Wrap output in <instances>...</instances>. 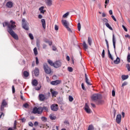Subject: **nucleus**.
I'll return each mask as SVG.
<instances>
[{
  "label": "nucleus",
  "mask_w": 130,
  "mask_h": 130,
  "mask_svg": "<svg viewBox=\"0 0 130 130\" xmlns=\"http://www.w3.org/2000/svg\"><path fill=\"white\" fill-rule=\"evenodd\" d=\"M50 108L52 111H57L58 110V105L56 104H53L51 106Z\"/></svg>",
  "instance_id": "10"
},
{
  "label": "nucleus",
  "mask_w": 130,
  "mask_h": 130,
  "mask_svg": "<svg viewBox=\"0 0 130 130\" xmlns=\"http://www.w3.org/2000/svg\"><path fill=\"white\" fill-rule=\"evenodd\" d=\"M87 42H88L89 45H90V46L92 45V40L91 39V38L90 37L88 38Z\"/></svg>",
  "instance_id": "27"
},
{
  "label": "nucleus",
  "mask_w": 130,
  "mask_h": 130,
  "mask_svg": "<svg viewBox=\"0 0 130 130\" xmlns=\"http://www.w3.org/2000/svg\"><path fill=\"white\" fill-rule=\"evenodd\" d=\"M69 15H70V13L69 12L66 13V14L63 15V18H67L68 17V16H69Z\"/></svg>",
  "instance_id": "38"
},
{
  "label": "nucleus",
  "mask_w": 130,
  "mask_h": 130,
  "mask_svg": "<svg viewBox=\"0 0 130 130\" xmlns=\"http://www.w3.org/2000/svg\"><path fill=\"white\" fill-rule=\"evenodd\" d=\"M122 80L123 81H124V80H126L127 79H128V75H122L121 76Z\"/></svg>",
  "instance_id": "24"
},
{
  "label": "nucleus",
  "mask_w": 130,
  "mask_h": 130,
  "mask_svg": "<svg viewBox=\"0 0 130 130\" xmlns=\"http://www.w3.org/2000/svg\"><path fill=\"white\" fill-rule=\"evenodd\" d=\"M103 21L104 23H105V24H107L108 23V19L107 18H104L103 19Z\"/></svg>",
  "instance_id": "36"
},
{
  "label": "nucleus",
  "mask_w": 130,
  "mask_h": 130,
  "mask_svg": "<svg viewBox=\"0 0 130 130\" xmlns=\"http://www.w3.org/2000/svg\"><path fill=\"white\" fill-rule=\"evenodd\" d=\"M36 63L37 65L39 64V60L37 57H36Z\"/></svg>",
  "instance_id": "45"
},
{
  "label": "nucleus",
  "mask_w": 130,
  "mask_h": 130,
  "mask_svg": "<svg viewBox=\"0 0 130 130\" xmlns=\"http://www.w3.org/2000/svg\"><path fill=\"white\" fill-rule=\"evenodd\" d=\"M125 38H128V39H130V36L129 35H125Z\"/></svg>",
  "instance_id": "55"
},
{
  "label": "nucleus",
  "mask_w": 130,
  "mask_h": 130,
  "mask_svg": "<svg viewBox=\"0 0 130 130\" xmlns=\"http://www.w3.org/2000/svg\"><path fill=\"white\" fill-rule=\"evenodd\" d=\"M105 4L106 5H108V4H109V0H106L105 2Z\"/></svg>",
  "instance_id": "61"
},
{
  "label": "nucleus",
  "mask_w": 130,
  "mask_h": 130,
  "mask_svg": "<svg viewBox=\"0 0 130 130\" xmlns=\"http://www.w3.org/2000/svg\"><path fill=\"white\" fill-rule=\"evenodd\" d=\"M116 122L117 123H120L121 122V114H118L116 118Z\"/></svg>",
  "instance_id": "11"
},
{
  "label": "nucleus",
  "mask_w": 130,
  "mask_h": 130,
  "mask_svg": "<svg viewBox=\"0 0 130 130\" xmlns=\"http://www.w3.org/2000/svg\"><path fill=\"white\" fill-rule=\"evenodd\" d=\"M42 112V107H39V108L35 107L32 110V113H34V114H36V113L41 114Z\"/></svg>",
  "instance_id": "7"
},
{
  "label": "nucleus",
  "mask_w": 130,
  "mask_h": 130,
  "mask_svg": "<svg viewBox=\"0 0 130 130\" xmlns=\"http://www.w3.org/2000/svg\"><path fill=\"white\" fill-rule=\"evenodd\" d=\"M112 41H113V45L115 53L116 56L117 57L116 60L114 61V63L115 64H118L120 63V58L118 57L117 56V54H116V46H115V44L116 43V40L115 39V36H114V34H113Z\"/></svg>",
  "instance_id": "3"
},
{
  "label": "nucleus",
  "mask_w": 130,
  "mask_h": 130,
  "mask_svg": "<svg viewBox=\"0 0 130 130\" xmlns=\"http://www.w3.org/2000/svg\"><path fill=\"white\" fill-rule=\"evenodd\" d=\"M21 120L22 122H25V121H26V119H25V118H23L21 119Z\"/></svg>",
  "instance_id": "62"
},
{
  "label": "nucleus",
  "mask_w": 130,
  "mask_h": 130,
  "mask_svg": "<svg viewBox=\"0 0 130 130\" xmlns=\"http://www.w3.org/2000/svg\"><path fill=\"white\" fill-rule=\"evenodd\" d=\"M126 67L127 69V70L128 71V72H130V66L129 64H126Z\"/></svg>",
  "instance_id": "47"
},
{
  "label": "nucleus",
  "mask_w": 130,
  "mask_h": 130,
  "mask_svg": "<svg viewBox=\"0 0 130 130\" xmlns=\"http://www.w3.org/2000/svg\"><path fill=\"white\" fill-rule=\"evenodd\" d=\"M50 118L51 119V120H55V119H56V117L52 115H50Z\"/></svg>",
  "instance_id": "29"
},
{
  "label": "nucleus",
  "mask_w": 130,
  "mask_h": 130,
  "mask_svg": "<svg viewBox=\"0 0 130 130\" xmlns=\"http://www.w3.org/2000/svg\"><path fill=\"white\" fill-rule=\"evenodd\" d=\"M50 92H51L52 97H56V95L58 94V92L57 91L52 89H51Z\"/></svg>",
  "instance_id": "13"
},
{
  "label": "nucleus",
  "mask_w": 130,
  "mask_h": 130,
  "mask_svg": "<svg viewBox=\"0 0 130 130\" xmlns=\"http://www.w3.org/2000/svg\"><path fill=\"white\" fill-rule=\"evenodd\" d=\"M61 83V81L57 80L55 81H53L50 82L51 85H53V86H56V85H59V84Z\"/></svg>",
  "instance_id": "14"
},
{
  "label": "nucleus",
  "mask_w": 130,
  "mask_h": 130,
  "mask_svg": "<svg viewBox=\"0 0 130 130\" xmlns=\"http://www.w3.org/2000/svg\"><path fill=\"white\" fill-rule=\"evenodd\" d=\"M68 70L69 72H70V73H72V72H73V68L68 67Z\"/></svg>",
  "instance_id": "43"
},
{
  "label": "nucleus",
  "mask_w": 130,
  "mask_h": 130,
  "mask_svg": "<svg viewBox=\"0 0 130 130\" xmlns=\"http://www.w3.org/2000/svg\"><path fill=\"white\" fill-rule=\"evenodd\" d=\"M106 44L107 45V48L108 50H109V44L108 43V41L107 40H105Z\"/></svg>",
  "instance_id": "32"
},
{
  "label": "nucleus",
  "mask_w": 130,
  "mask_h": 130,
  "mask_svg": "<svg viewBox=\"0 0 130 130\" xmlns=\"http://www.w3.org/2000/svg\"><path fill=\"white\" fill-rule=\"evenodd\" d=\"M6 7L8 8V9H12L13 8V2L9 1L7 3Z\"/></svg>",
  "instance_id": "15"
},
{
  "label": "nucleus",
  "mask_w": 130,
  "mask_h": 130,
  "mask_svg": "<svg viewBox=\"0 0 130 130\" xmlns=\"http://www.w3.org/2000/svg\"><path fill=\"white\" fill-rule=\"evenodd\" d=\"M66 59L68 60V61H70V56H67Z\"/></svg>",
  "instance_id": "63"
},
{
  "label": "nucleus",
  "mask_w": 130,
  "mask_h": 130,
  "mask_svg": "<svg viewBox=\"0 0 130 130\" xmlns=\"http://www.w3.org/2000/svg\"><path fill=\"white\" fill-rule=\"evenodd\" d=\"M85 83H86V84H87V85H92V84H91L90 83V82H89V79H88L87 80V79H85Z\"/></svg>",
  "instance_id": "39"
},
{
  "label": "nucleus",
  "mask_w": 130,
  "mask_h": 130,
  "mask_svg": "<svg viewBox=\"0 0 130 130\" xmlns=\"http://www.w3.org/2000/svg\"><path fill=\"white\" fill-rule=\"evenodd\" d=\"M84 110H85L87 113H91V109H90L89 106L87 104H85Z\"/></svg>",
  "instance_id": "12"
},
{
  "label": "nucleus",
  "mask_w": 130,
  "mask_h": 130,
  "mask_svg": "<svg viewBox=\"0 0 130 130\" xmlns=\"http://www.w3.org/2000/svg\"><path fill=\"white\" fill-rule=\"evenodd\" d=\"M12 93H15V87L14 85L12 86Z\"/></svg>",
  "instance_id": "58"
},
{
  "label": "nucleus",
  "mask_w": 130,
  "mask_h": 130,
  "mask_svg": "<svg viewBox=\"0 0 130 130\" xmlns=\"http://www.w3.org/2000/svg\"><path fill=\"white\" fill-rule=\"evenodd\" d=\"M46 47H47V45L45 44H43V48L44 49H45V48H46Z\"/></svg>",
  "instance_id": "52"
},
{
  "label": "nucleus",
  "mask_w": 130,
  "mask_h": 130,
  "mask_svg": "<svg viewBox=\"0 0 130 130\" xmlns=\"http://www.w3.org/2000/svg\"><path fill=\"white\" fill-rule=\"evenodd\" d=\"M81 87L83 90H84V91H86V88H85V85L84 84V83L81 84Z\"/></svg>",
  "instance_id": "46"
},
{
  "label": "nucleus",
  "mask_w": 130,
  "mask_h": 130,
  "mask_svg": "<svg viewBox=\"0 0 130 130\" xmlns=\"http://www.w3.org/2000/svg\"><path fill=\"white\" fill-rule=\"evenodd\" d=\"M23 107H24V108H29V104H28V103H25L24 104H23Z\"/></svg>",
  "instance_id": "34"
},
{
  "label": "nucleus",
  "mask_w": 130,
  "mask_h": 130,
  "mask_svg": "<svg viewBox=\"0 0 130 130\" xmlns=\"http://www.w3.org/2000/svg\"><path fill=\"white\" fill-rule=\"evenodd\" d=\"M37 47H38L39 48L40 47V44L39 42H37Z\"/></svg>",
  "instance_id": "59"
},
{
  "label": "nucleus",
  "mask_w": 130,
  "mask_h": 130,
  "mask_svg": "<svg viewBox=\"0 0 130 130\" xmlns=\"http://www.w3.org/2000/svg\"><path fill=\"white\" fill-rule=\"evenodd\" d=\"M83 46L84 49H88V45H87V44H86V42H83Z\"/></svg>",
  "instance_id": "28"
},
{
  "label": "nucleus",
  "mask_w": 130,
  "mask_h": 130,
  "mask_svg": "<svg viewBox=\"0 0 130 130\" xmlns=\"http://www.w3.org/2000/svg\"><path fill=\"white\" fill-rule=\"evenodd\" d=\"M13 129H16L17 128L16 125V123H14V126L13 127Z\"/></svg>",
  "instance_id": "60"
},
{
  "label": "nucleus",
  "mask_w": 130,
  "mask_h": 130,
  "mask_svg": "<svg viewBox=\"0 0 130 130\" xmlns=\"http://www.w3.org/2000/svg\"><path fill=\"white\" fill-rule=\"evenodd\" d=\"M102 56L103 58L105 57V50L104 49L102 52Z\"/></svg>",
  "instance_id": "40"
},
{
  "label": "nucleus",
  "mask_w": 130,
  "mask_h": 130,
  "mask_svg": "<svg viewBox=\"0 0 130 130\" xmlns=\"http://www.w3.org/2000/svg\"><path fill=\"white\" fill-rule=\"evenodd\" d=\"M78 31H81V23L80 22L78 23Z\"/></svg>",
  "instance_id": "42"
},
{
  "label": "nucleus",
  "mask_w": 130,
  "mask_h": 130,
  "mask_svg": "<svg viewBox=\"0 0 130 130\" xmlns=\"http://www.w3.org/2000/svg\"><path fill=\"white\" fill-rule=\"evenodd\" d=\"M108 56L109 58H110L112 60H113L114 59L113 57H112V55L110 53V51H109V50H108Z\"/></svg>",
  "instance_id": "25"
},
{
  "label": "nucleus",
  "mask_w": 130,
  "mask_h": 130,
  "mask_svg": "<svg viewBox=\"0 0 130 130\" xmlns=\"http://www.w3.org/2000/svg\"><path fill=\"white\" fill-rule=\"evenodd\" d=\"M28 125H29V126H33V123H32V122H29L28 123Z\"/></svg>",
  "instance_id": "56"
},
{
  "label": "nucleus",
  "mask_w": 130,
  "mask_h": 130,
  "mask_svg": "<svg viewBox=\"0 0 130 130\" xmlns=\"http://www.w3.org/2000/svg\"><path fill=\"white\" fill-rule=\"evenodd\" d=\"M91 99L94 102H96L98 104H103L104 103L102 100V95L99 93H94L91 96Z\"/></svg>",
  "instance_id": "2"
},
{
  "label": "nucleus",
  "mask_w": 130,
  "mask_h": 130,
  "mask_svg": "<svg viewBox=\"0 0 130 130\" xmlns=\"http://www.w3.org/2000/svg\"><path fill=\"white\" fill-rule=\"evenodd\" d=\"M41 119L43 121H46L47 120V118L45 117H42Z\"/></svg>",
  "instance_id": "44"
},
{
  "label": "nucleus",
  "mask_w": 130,
  "mask_h": 130,
  "mask_svg": "<svg viewBox=\"0 0 130 130\" xmlns=\"http://www.w3.org/2000/svg\"><path fill=\"white\" fill-rule=\"evenodd\" d=\"M21 22L22 28L24 29V30H29V26H28V25H29V24L27 22H26L25 18H23L21 20Z\"/></svg>",
  "instance_id": "5"
},
{
  "label": "nucleus",
  "mask_w": 130,
  "mask_h": 130,
  "mask_svg": "<svg viewBox=\"0 0 130 130\" xmlns=\"http://www.w3.org/2000/svg\"><path fill=\"white\" fill-rule=\"evenodd\" d=\"M61 61L60 60H57L54 62V68H55L56 69H58V68H60L61 67Z\"/></svg>",
  "instance_id": "9"
},
{
  "label": "nucleus",
  "mask_w": 130,
  "mask_h": 130,
  "mask_svg": "<svg viewBox=\"0 0 130 130\" xmlns=\"http://www.w3.org/2000/svg\"><path fill=\"white\" fill-rule=\"evenodd\" d=\"M29 37L31 40H33V39H34V37L33 36V35H32V34H29Z\"/></svg>",
  "instance_id": "41"
},
{
  "label": "nucleus",
  "mask_w": 130,
  "mask_h": 130,
  "mask_svg": "<svg viewBox=\"0 0 130 130\" xmlns=\"http://www.w3.org/2000/svg\"><path fill=\"white\" fill-rule=\"evenodd\" d=\"M127 85V82H124L122 84L121 87H124V86H126Z\"/></svg>",
  "instance_id": "50"
},
{
  "label": "nucleus",
  "mask_w": 130,
  "mask_h": 130,
  "mask_svg": "<svg viewBox=\"0 0 130 130\" xmlns=\"http://www.w3.org/2000/svg\"><path fill=\"white\" fill-rule=\"evenodd\" d=\"M111 18H112V19H113V20H114V21H115V22H116V19L115 18V17H114V16L112 15V16H111Z\"/></svg>",
  "instance_id": "53"
},
{
  "label": "nucleus",
  "mask_w": 130,
  "mask_h": 130,
  "mask_svg": "<svg viewBox=\"0 0 130 130\" xmlns=\"http://www.w3.org/2000/svg\"><path fill=\"white\" fill-rule=\"evenodd\" d=\"M38 124H39L38 122H37V121L35 122V123H34L35 126H37V125H38Z\"/></svg>",
  "instance_id": "54"
},
{
  "label": "nucleus",
  "mask_w": 130,
  "mask_h": 130,
  "mask_svg": "<svg viewBox=\"0 0 130 130\" xmlns=\"http://www.w3.org/2000/svg\"><path fill=\"white\" fill-rule=\"evenodd\" d=\"M105 25L106 26V27H107V28H108L109 29H110V30H111V31L113 30V28H112V27L110 26V25H109V23H105Z\"/></svg>",
  "instance_id": "26"
},
{
  "label": "nucleus",
  "mask_w": 130,
  "mask_h": 130,
  "mask_svg": "<svg viewBox=\"0 0 130 130\" xmlns=\"http://www.w3.org/2000/svg\"><path fill=\"white\" fill-rule=\"evenodd\" d=\"M122 27L125 32H127V28L124 25H122Z\"/></svg>",
  "instance_id": "49"
},
{
  "label": "nucleus",
  "mask_w": 130,
  "mask_h": 130,
  "mask_svg": "<svg viewBox=\"0 0 130 130\" xmlns=\"http://www.w3.org/2000/svg\"><path fill=\"white\" fill-rule=\"evenodd\" d=\"M23 76L25 78H28L29 77V72L27 71H24L23 72Z\"/></svg>",
  "instance_id": "22"
},
{
  "label": "nucleus",
  "mask_w": 130,
  "mask_h": 130,
  "mask_svg": "<svg viewBox=\"0 0 130 130\" xmlns=\"http://www.w3.org/2000/svg\"><path fill=\"white\" fill-rule=\"evenodd\" d=\"M41 22H42V26H43V29H46V23H45V19H42L41 20Z\"/></svg>",
  "instance_id": "18"
},
{
  "label": "nucleus",
  "mask_w": 130,
  "mask_h": 130,
  "mask_svg": "<svg viewBox=\"0 0 130 130\" xmlns=\"http://www.w3.org/2000/svg\"><path fill=\"white\" fill-rule=\"evenodd\" d=\"M90 105H91L92 107H96V106H95V104H93V103H91Z\"/></svg>",
  "instance_id": "64"
},
{
  "label": "nucleus",
  "mask_w": 130,
  "mask_h": 130,
  "mask_svg": "<svg viewBox=\"0 0 130 130\" xmlns=\"http://www.w3.org/2000/svg\"><path fill=\"white\" fill-rule=\"evenodd\" d=\"M43 110H45V111H48V108L47 107L44 106L42 108V111L43 112Z\"/></svg>",
  "instance_id": "35"
},
{
  "label": "nucleus",
  "mask_w": 130,
  "mask_h": 130,
  "mask_svg": "<svg viewBox=\"0 0 130 130\" xmlns=\"http://www.w3.org/2000/svg\"><path fill=\"white\" fill-rule=\"evenodd\" d=\"M87 130H94V126L93 125H89Z\"/></svg>",
  "instance_id": "30"
},
{
  "label": "nucleus",
  "mask_w": 130,
  "mask_h": 130,
  "mask_svg": "<svg viewBox=\"0 0 130 130\" xmlns=\"http://www.w3.org/2000/svg\"><path fill=\"white\" fill-rule=\"evenodd\" d=\"M35 90H36V91H39V90H40V89H41V86L40 87H36L35 88Z\"/></svg>",
  "instance_id": "48"
},
{
  "label": "nucleus",
  "mask_w": 130,
  "mask_h": 130,
  "mask_svg": "<svg viewBox=\"0 0 130 130\" xmlns=\"http://www.w3.org/2000/svg\"><path fill=\"white\" fill-rule=\"evenodd\" d=\"M7 105H8V103L6 100H3L0 108L1 111H3L5 110V107H7Z\"/></svg>",
  "instance_id": "8"
},
{
  "label": "nucleus",
  "mask_w": 130,
  "mask_h": 130,
  "mask_svg": "<svg viewBox=\"0 0 130 130\" xmlns=\"http://www.w3.org/2000/svg\"><path fill=\"white\" fill-rule=\"evenodd\" d=\"M55 30H56V31L58 30V26H57V25H55Z\"/></svg>",
  "instance_id": "57"
},
{
  "label": "nucleus",
  "mask_w": 130,
  "mask_h": 130,
  "mask_svg": "<svg viewBox=\"0 0 130 130\" xmlns=\"http://www.w3.org/2000/svg\"><path fill=\"white\" fill-rule=\"evenodd\" d=\"M69 100L70 102H73V101H74V98H73V96H72L71 95H70L69 96Z\"/></svg>",
  "instance_id": "33"
},
{
  "label": "nucleus",
  "mask_w": 130,
  "mask_h": 130,
  "mask_svg": "<svg viewBox=\"0 0 130 130\" xmlns=\"http://www.w3.org/2000/svg\"><path fill=\"white\" fill-rule=\"evenodd\" d=\"M39 99L40 101H44L45 100V96L43 94H39Z\"/></svg>",
  "instance_id": "17"
},
{
  "label": "nucleus",
  "mask_w": 130,
  "mask_h": 130,
  "mask_svg": "<svg viewBox=\"0 0 130 130\" xmlns=\"http://www.w3.org/2000/svg\"><path fill=\"white\" fill-rule=\"evenodd\" d=\"M31 83L32 86H35V87H36V86L38 85V81H37L36 79H34V80H32Z\"/></svg>",
  "instance_id": "20"
},
{
  "label": "nucleus",
  "mask_w": 130,
  "mask_h": 130,
  "mask_svg": "<svg viewBox=\"0 0 130 130\" xmlns=\"http://www.w3.org/2000/svg\"><path fill=\"white\" fill-rule=\"evenodd\" d=\"M3 27H8L7 31L9 34L11 35L12 37L15 39L16 40H18L19 39V37L17 34L15 33V31L13 30H16V22L11 20L10 24L8 23V22L5 21L3 23Z\"/></svg>",
  "instance_id": "1"
},
{
  "label": "nucleus",
  "mask_w": 130,
  "mask_h": 130,
  "mask_svg": "<svg viewBox=\"0 0 130 130\" xmlns=\"http://www.w3.org/2000/svg\"><path fill=\"white\" fill-rule=\"evenodd\" d=\"M32 73V74L34 73V74H35V76H36V77H37L39 75V69L38 68H35L34 72Z\"/></svg>",
  "instance_id": "16"
},
{
  "label": "nucleus",
  "mask_w": 130,
  "mask_h": 130,
  "mask_svg": "<svg viewBox=\"0 0 130 130\" xmlns=\"http://www.w3.org/2000/svg\"><path fill=\"white\" fill-rule=\"evenodd\" d=\"M39 11L41 13V14H44V12H46L45 10H44V7H41L39 8Z\"/></svg>",
  "instance_id": "21"
},
{
  "label": "nucleus",
  "mask_w": 130,
  "mask_h": 130,
  "mask_svg": "<svg viewBox=\"0 0 130 130\" xmlns=\"http://www.w3.org/2000/svg\"><path fill=\"white\" fill-rule=\"evenodd\" d=\"M43 69L45 73L47 75H50L51 74V69L48 67L47 63H45L43 64Z\"/></svg>",
  "instance_id": "4"
},
{
  "label": "nucleus",
  "mask_w": 130,
  "mask_h": 130,
  "mask_svg": "<svg viewBox=\"0 0 130 130\" xmlns=\"http://www.w3.org/2000/svg\"><path fill=\"white\" fill-rule=\"evenodd\" d=\"M48 62L50 66H51V67H54V62L53 63L51 60L48 59Z\"/></svg>",
  "instance_id": "23"
},
{
  "label": "nucleus",
  "mask_w": 130,
  "mask_h": 130,
  "mask_svg": "<svg viewBox=\"0 0 130 130\" xmlns=\"http://www.w3.org/2000/svg\"><path fill=\"white\" fill-rule=\"evenodd\" d=\"M127 61L128 62H130V53H128L127 57Z\"/></svg>",
  "instance_id": "37"
},
{
  "label": "nucleus",
  "mask_w": 130,
  "mask_h": 130,
  "mask_svg": "<svg viewBox=\"0 0 130 130\" xmlns=\"http://www.w3.org/2000/svg\"><path fill=\"white\" fill-rule=\"evenodd\" d=\"M112 95L113 96V97H114V96H115V91L114 90L112 91Z\"/></svg>",
  "instance_id": "51"
},
{
  "label": "nucleus",
  "mask_w": 130,
  "mask_h": 130,
  "mask_svg": "<svg viewBox=\"0 0 130 130\" xmlns=\"http://www.w3.org/2000/svg\"><path fill=\"white\" fill-rule=\"evenodd\" d=\"M61 22H62V25H63L64 27H65V28H66V29H67L68 31H69V32H72L71 28H70V27H69V26L70 25V24L69 23V22H68V21H67V20H62Z\"/></svg>",
  "instance_id": "6"
},
{
  "label": "nucleus",
  "mask_w": 130,
  "mask_h": 130,
  "mask_svg": "<svg viewBox=\"0 0 130 130\" xmlns=\"http://www.w3.org/2000/svg\"><path fill=\"white\" fill-rule=\"evenodd\" d=\"M34 52L35 55H37V54H38V51H37V48L35 47L34 49Z\"/></svg>",
  "instance_id": "31"
},
{
  "label": "nucleus",
  "mask_w": 130,
  "mask_h": 130,
  "mask_svg": "<svg viewBox=\"0 0 130 130\" xmlns=\"http://www.w3.org/2000/svg\"><path fill=\"white\" fill-rule=\"evenodd\" d=\"M47 6L50 7L52 5V0H45Z\"/></svg>",
  "instance_id": "19"
}]
</instances>
